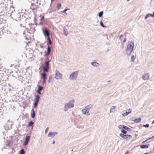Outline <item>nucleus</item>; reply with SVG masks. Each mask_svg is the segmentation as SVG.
<instances>
[{"instance_id":"nucleus-1","label":"nucleus","mask_w":154,"mask_h":154,"mask_svg":"<svg viewBox=\"0 0 154 154\" xmlns=\"http://www.w3.org/2000/svg\"><path fill=\"white\" fill-rule=\"evenodd\" d=\"M49 61H45V64L42 65V66L43 67V70L44 72H46L48 73L49 72Z\"/></svg>"},{"instance_id":"nucleus-2","label":"nucleus","mask_w":154,"mask_h":154,"mask_svg":"<svg viewBox=\"0 0 154 154\" xmlns=\"http://www.w3.org/2000/svg\"><path fill=\"white\" fill-rule=\"evenodd\" d=\"M78 74V71H75L71 74L69 77V79L72 80L76 79Z\"/></svg>"},{"instance_id":"nucleus-3","label":"nucleus","mask_w":154,"mask_h":154,"mask_svg":"<svg viewBox=\"0 0 154 154\" xmlns=\"http://www.w3.org/2000/svg\"><path fill=\"white\" fill-rule=\"evenodd\" d=\"M43 34L45 37H49L50 35V33L49 32V29L47 27H45L44 28L42 29Z\"/></svg>"},{"instance_id":"nucleus-4","label":"nucleus","mask_w":154,"mask_h":154,"mask_svg":"<svg viewBox=\"0 0 154 154\" xmlns=\"http://www.w3.org/2000/svg\"><path fill=\"white\" fill-rule=\"evenodd\" d=\"M26 14H23V13H21L20 14V17H19V20L20 21H25L26 23L28 20H29L28 18H26Z\"/></svg>"},{"instance_id":"nucleus-5","label":"nucleus","mask_w":154,"mask_h":154,"mask_svg":"<svg viewBox=\"0 0 154 154\" xmlns=\"http://www.w3.org/2000/svg\"><path fill=\"white\" fill-rule=\"evenodd\" d=\"M54 77L56 79H62V75L59 71L56 70Z\"/></svg>"},{"instance_id":"nucleus-6","label":"nucleus","mask_w":154,"mask_h":154,"mask_svg":"<svg viewBox=\"0 0 154 154\" xmlns=\"http://www.w3.org/2000/svg\"><path fill=\"white\" fill-rule=\"evenodd\" d=\"M119 136L124 139L126 140L129 139L130 138H131L132 136L130 135L124 134H120Z\"/></svg>"},{"instance_id":"nucleus-7","label":"nucleus","mask_w":154,"mask_h":154,"mask_svg":"<svg viewBox=\"0 0 154 154\" xmlns=\"http://www.w3.org/2000/svg\"><path fill=\"white\" fill-rule=\"evenodd\" d=\"M74 100H70L68 103H66L65 104H67L68 106L69 107V109H70L74 107Z\"/></svg>"},{"instance_id":"nucleus-8","label":"nucleus","mask_w":154,"mask_h":154,"mask_svg":"<svg viewBox=\"0 0 154 154\" xmlns=\"http://www.w3.org/2000/svg\"><path fill=\"white\" fill-rule=\"evenodd\" d=\"M37 87L38 89L37 91V92L38 94L41 95L42 94L41 92L43 90V87L38 85V84L37 85Z\"/></svg>"},{"instance_id":"nucleus-9","label":"nucleus","mask_w":154,"mask_h":154,"mask_svg":"<svg viewBox=\"0 0 154 154\" xmlns=\"http://www.w3.org/2000/svg\"><path fill=\"white\" fill-rule=\"evenodd\" d=\"M131 111L132 110L131 109H128L126 110V111L125 112H125V111H123L122 115L123 116H125L131 113Z\"/></svg>"},{"instance_id":"nucleus-10","label":"nucleus","mask_w":154,"mask_h":154,"mask_svg":"<svg viewBox=\"0 0 154 154\" xmlns=\"http://www.w3.org/2000/svg\"><path fill=\"white\" fill-rule=\"evenodd\" d=\"M58 134V132H50L48 135V137H53L54 136Z\"/></svg>"},{"instance_id":"nucleus-11","label":"nucleus","mask_w":154,"mask_h":154,"mask_svg":"<svg viewBox=\"0 0 154 154\" xmlns=\"http://www.w3.org/2000/svg\"><path fill=\"white\" fill-rule=\"evenodd\" d=\"M47 40L48 42L47 43H45V44H46V45L47 46V48H51L50 46H48L49 44L51 45L52 44V42L50 37H48Z\"/></svg>"},{"instance_id":"nucleus-12","label":"nucleus","mask_w":154,"mask_h":154,"mask_svg":"<svg viewBox=\"0 0 154 154\" xmlns=\"http://www.w3.org/2000/svg\"><path fill=\"white\" fill-rule=\"evenodd\" d=\"M134 48V44L133 42H129L128 45L127 46V48Z\"/></svg>"},{"instance_id":"nucleus-13","label":"nucleus","mask_w":154,"mask_h":154,"mask_svg":"<svg viewBox=\"0 0 154 154\" xmlns=\"http://www.w3.org/2000/svg\"><path fill=\"white\" fill-rule=\"evenodd\" d=\"M149 75L148 73H146L143 75V79L144 80H147L149 79Z\"/></svg>"},{"instance_id":"nucleus-14","label":"nucleus","mask_w":154,"mask_h":154,"mask_svg":"<svg viewBox=\"0 0 154 154\" xmlns=\"http://www.w3.org/2000/svg\"><path fill=\"white\" fill-rule=\"evenodd\" d=\"M82 111L83 114L86 115L88 116L90 115L89 111L85 108L83 109Z\"/></svg>"},{"instance_id":"nucleus-15","label":"nucleus","mask_w":154,"mask_h":154,"mask_svg":"<svg viewBox=\"0 0 154 154\" xmlns=\"http://www.w3.org/2000/svg\"><path fill=\"white\" fill-rule=\"evenodd\" d=\"M46 72H44L43 71L42 73L40 74L41 78L42 80L47 79V76L46 74Z\"/></svg>"},{"instance_id":"nucleus-16","label":"nucleus","mask_w":154,"mask_h":154,"mask_svg":"<svg viewBox=\"0 0 154 154\" xmlns=\"http://www.w3.org/2000/svg\"><path fill=\"white\" fill-rule=\"evenodd\" d=\"M134 49H126L125 52L126 54L130 55L134 50Z\"/></svg>"},{"instance_id":"nucleus-17","label":"nucleus","mask_w":154,"mask_h":154,"mask_svg":"<svg viewBox=\"0 0 154 154\" xmlns=\"http://www.w3.org/2000/svg\"><path fill=\"white\" fill-rule=\"evenodd\" d=\"M63 34L65 36H67L68 34V32L67 31V30L66 29V26H65L63 28Z\"/></svg>"},{"instance_id":"nucleus-18","label":"nucleus","mask_w":154,"mask_h":154,"mask_svg":"<svg viewBox=\"0 0 154 154\" xmlns=\"http://www.w3.org/2000/svg\"><path fill=\"white\" fill-rule=\"evenodd\" d=\"M35 98L34 102L38 103L40 99V97L39 95H35Z\"/></svg>"},{"instance_id":"nucleus-19","label":"nucleus","mask_w":154,"mask_h":154,"mask_svg":"<svg viewBox=\"0 0 154 154\" xmlns=\"http://www.w3.org/2000/svg\"><path fill=\"white\" fill-rule=\"evenodd\" d=\"M35 116V110L34 109H32V112L31 113V117L32 119H34Z\"/></svg>"},{"instance_id":"nucleus-20","label":"nucleus","mask_w":154,"mask_h":154,"mask_svg":"<svg viewBox=\"0 0 154 154\" xmlns=\"http://www.w3.org/2000/svg\"><path fill=\"white\" fill-rule=\"evenodd\" d=\"M34 124V123L32 121H29L28 123V124L27 125V127H30L32 126V127L33 126V125Z\"/></svg>"},{"instance_id":"nucleus-21","label":"nucleus","mask_w":154,"mask_h":154,"mask_svg":"<svg viewBox=\"0 0 154 154\" xmlns=\"http://www.w3.org/2000/svg\"><path fill=\"white\" fill-rule=\"evenodd\" d=\"M91 64L94 66L98 67L100 64L99 63L96 62H93L91 63Z\"/></svg>"},{"instance_id":"nucleus-22","label":"nucleus","mask_w":154,"mask_h":154,"mask_svg":"<svg viewBox=\"0 0 154 154\" xmlns=\"http://www.w3.org/2000/svg\"><path fill=\"white\" fill-rule=\"evenodd\" d=\"M149 144H147L146 145H143L140 146V147L142 149L148 148H149Z\"/></svg>"},{"instance_id":"nucleus-23","label":"nucleus","mask_w":154,"mask_h":154,"mask_svg":"<svg viewBox=\"0 0 154 154\" xmlns=\"http://www.w3.org/2000/svg\"><path fill=\"white\" fill-rule=\"evenodd\" d=\"M51 49H47V51L45 53V54L44 55L45 57L47 56L48 55H49L50 53Z\"/></svg>"},{"instance_id":"nucleus-24","label":"nucleus","mask_w":154,"mask_h":154,"mask_svg":"<svg viewBox=\"0 0 154 154\" xmlns=\"http://www.w3.org/2000/svg\"><path fill=\"white\" fill-rule=\"evenodd\" d=\"M93 107V105L91 104H90L87 106L85 108L86 109H87L89 111L90 109L91 108Z\"/></svg>"},{"instance_id":"nucleus-25","label":"nucleus","mask_w":154,"mask_h":154,"mask_svg":"<svg viewBox=\"0 0 154 154\" xmlns=\"http://www.w3.org/2000/svg\"><path fill=\"white\" fill-rule=\"evenodd\" d=\"M141 120V119L140 118H139L138 119H136L134 120H133V121L136 123H139L140 122Z\"/></svg>"},{"instance_id":"nucleus-26","label":"nucleus","mask_w":154,"mask_h":154,"mask_svg":"<svg viewBox=\"0 0 154 154\" xmlns=\"http://www.w3.org/2000/svg\"><path fill=\"white\" fill-rule=\"evenodd\" d=\"M123 127H123L124 128V129L125 130H127L129 131H131V129L130 128L128 127L127 126L125 125V126H123Z\"/></svg>"},{"instance_id":"nucleus-27","label":"nucleus","mask_w":154,"mask_h":154,"mask_svg":"<svg viewBox=\"0 0 154 154\" xmlns=\"http://www.w3.org/2000/svg\"><path fill=\"white\" fill-rule=\"evenodd\" d=\"M30 139V136H26L25 138V141L29 142V141Z\"/></svg>"},{"instance_id":"nucleus-28","label":"nucleus","mask_w":154,"mask_h":154,"mask_svg":"<svg viewBox=\"0 0 154 154\" xmlns=\"http://www.w3.org/2000/svg\"><path fill=\"white\" fill-rule=\"evenodd\" d=\"M68 109H69V107L68 106L67 104H65L64 110L65 111H66Z\"/></svg>"},{"instance_id":"nucleus-29","label":"nucleus","mask_w":154,"mask_h":154,"mask_svg":"<svg viewBox=\"0 0 154 154\" xmlns=\"http://www.w3.org/2000/svg\"><path fill=\"white\" fill-rule=\"evenodd\" d=\"M31 6L33 8V10H34L35 9L37 8V6L35 5L33 3H32Z\"/></svg>"},{"instance_id":"nucleus-30","label":"nucleus","mask_w":154,"mask_h":154,"mask_svg":"<svg viewBox=\"0 0 154 154\" xmlns=\"http://www.w3.org/2000/svg\"><path fill=\"white\" fill-rule=\"evenodd\" d=\"M48 82L49 83L53 82V81L52 79V77L51 75H50L49 76V80H48Z\"/></svg>"},{"instance_id":"nucleus-31","label":"nucleus","mask_w":154,"mask_h":154,"mask_svg":"<svg viewBox=\"0 0 154 154\" xmlns=\"http://www.w3.org/2000/svg\"><path fill=\"white\" fill-rule=\"evenodd\" d=\"M147 16L148 17H152L154 18V12H153V14L149 13V14H147Z\"/></svg>"},{"instance_id":"nucleus-32","label":"nucleus","mask_w":154,"mask_h":154,"mask_svg":"<svg viewBox=\"0 0 154 154\" xmlns=\"http://www.w3.org/2000/svg\"><path fill=\"white\" fill-rule=\"evenodd\" d=\"M25 152L23 149H22L20 151V154H25Z\"/></svg>"},{"instance_id":"nucleus-33","label":"nucleus","mask_w":154,"mask_h":154,"mask_svg":"<svg viewBox=\"0 0 154 154\" xmlns=\"http://www.w3.org/2000/svg\"><path fill=\"white\" fill-rule=\"evenodd\" d=\"M103 14V11H101L98 13V15L99 16V17H101L102 16Z\"/></svg>"},{"instance_id":"nucleus-34","label":"nucleus","mask_w":154,"mask_h":154,"mask_svg":"<svg viewBox=\"0 0 154 154\" xmlns=\"http://www.w3.org/2000/svg\"><path fill=\"white\" fill-rule=\"evenodd\" d=\"M61 4L60 2L58 3L57 6V10H59L60 7L61 6Z\"/></svg>"},{"instance_id":"nucleus-35","label":"nucleus","mask_w":154,"mask_h":154,"mask_svg":"<svg viewBox=\"0 0 154 154\" xmlns=\"http://www.w3.org/2000/svg\"><path fill=\"white\" fill-rule=\"evenodd\" d=\"M135 59V57L134 55L132 56L130 60L131 62H133Z\"/></svg>"},{"instance_id":"nucleus-36","label":"nucleus","mask_w":154,"mask_h":154,"mask_svg":"<svg viewBox=\"0 0 154 154\" xmlns=\"http://www.w3.org/2000/svg\"><path fill=\"white\" fill-rule=\"evenodd\" d=\"M121 132L122 133V134H126L127 132V131L124 129L122 130H121Z\"/></svg>"},{"instance_id":"nucleus-37","label":"nucleus","mask_w":154,"mask_h":154,"mask_svg":"<svg viewBox=\"0 0 154 154\" xmlns=\"http://www.w3.org/2000/svg\"><path fill=\"white\" fill-rule=\"evenodd\" d=\"M123 126H125V125H119L118 126V128L119 129H121L122 130V129H124V127H124Z\"/></svg>"},{"instance_id":"nucleus-38","label":"nucleus","mask_w":154,"mask_h":154,"mask_svg":"<svg viewBox=\"0 0 154 154\" xmlns=\"http://www.w3.org/2000/svg\"><path fill=\"white\" fill-rule=\"evenodd\" d=\"M100 25L102 27L104 28L106 27V26L104 25L102 21H101L100 22Z\"/></svg>"},{"instance_id":"nucleus-39","label":"nucleus","mask_w":154,"mask_h":154,"mask_svg":"<svg viewBox=\"0 0 154 154\" xmlns=\"http://www.w3.org/2000/svg\"><path fill=\"white\" fill-rule=\"evenodd\" d=\"M38 103L35 102H34L33 104H34V106L35 108H36L38 106Z\"/></svg>"},{"instance_id":"nucleus-40","label":"nucleus","mask_w":154,"mask_h":154,"mask_svg":"<svg viewBox=\"0 0 154 154\" xmlns=\"http://www.w3.org/2000/svg\"><path fill=\"white\" fill-rule=\"evenodd\" d=\"M115 108V106H112L110 109V112L111 113V112H112V110L114 109Z\"/></svg>"},{"instance_id":"nucleus-41","label":"nucleus","mask_w":154,"mask_h":154,"mask_svg":"<svg viewBox=\"0 0 154 154\" xmlns=\"http://www.w3.org/2000/svg\"><path fill=\"white\" fill-rule=\"evenodd\" d=\"M143 126L145 128H147L149 127V125L148 124H147L146 125H143Z\"/></svg>"},{"instance_id":"nucleus-42","label":"nucleus","mask_w":154,"mask_h":154,"mask_svg":"<svg viewBox=\"0 0 154 154\" xmlns=\"http://www.w3.org/2000/svg\"><path fill=\"white\" fill-rule=\"evenodd\" d=\"M28 143L29 142H27V141H24V142H23V145L24 146H26V145H27Z\"/></svg>"},{"instance_id":"nucleus-43","label":"nucleus","mask_w":154,"mask_h":154,"mask_svg":"<svg viewBox=\"0 0 154 154\" xmlns=\"http://www.w3.org/2000/svg\"><path fill=\"white\" fill-rule=\"evenodd\" d=\"M48 129H49V128H47L45 130V134H46L47 132H48Z\"/></svg>"},{"instance_id":"nucleus-44","label":"nucleus","mask_w":154,"mask_h":154,"mask_svg":"<svg viewBox=\"0 0 154 154\" xmlns=\"http://www.w3.org/2000/svg\"><path fill=\"white\" fill-rule=\"evenodd\" d=\"M67 10V9H65L64 10L61 11V12L63 13H65L66 11Z\"/></svg>"},{"instance_id":"nucleus-45","label":"nucleus","mask_w":154,"mask_h":154,"mask_svg":"<svg viewBox=\"0 0 154 154\" xmlns=\"http://www.w3.org/2000/svg\"><path fill=\"white\" fill-rule=\"evenodd\" d=\"M44 16H43L41 18L40 20L41 21H42V20H44Z\"/></svg>"},{"instance_id":"nucleus-46","label":"nucleus","mask_w":154,"mask_h":154,"mask_svg":"<svg viewBox=\"0 0 154 154\" xmlns=\"http://www.w3.org/2000/svg\"><path fill=\"white\" fill-rule=\"evenodd\" d=\"M43 24V23L42 21H41L40 23H39V25H42Z\"/></svg>"},{"instance_id":"nucleus-47","label":"nucleus","mask_w":154,"mask_h":154,"mask_svg":"<svg viewBox=\"0 0 154 154\" xmlns=\"http://www.w3.org/2000/svg\"><path fill=\"white\" fill-rule=\"evenodd\" d=\"M46 79H45L44 80H43V83L44 84H45V83L46 82Z\"/></svg>"},{"instance_id":"nucleus-48","label":"nucleus","mask_w":154,"mask_h":154,"mask_svg":"<svg viewBox=\"0 0 154 154\" xmlns=\"http://www.w3.org/2000/svg\"><path fill=\"white\" fill-rule=\"evenodd\" d=\"M148 17L147 16L146 14V15L145 16V17H144L145 19V20L146 19L148 18Z\"/></svg>"},{"instance_id":"nucleus-49","label":"nucleus","mask_w":154,"mask_h":154,"mask_svg":"<svg viewBox=\"0 0 154 154\" xmlns=\"http://www.w3.org/2000/svg\"><path fill=\"white\" fill-rule=\"evenodd\" d=\"M129 152V151H126L125 152V154H128Z\"/></svg>"},{"instance_id":"nucleus-50","label":"nucleus","mask_w":154,"mask_h":154,"mask_svg":"<svg viewBox=\"0 0 154 154\" xmlns=\"http://www.w3.org/2000/svg\"><path fill=\"white\" fill-rule=\"evenodd\" d=\"M126 38H125V39H124L123 40V42L124 43L125 42H126Z\"/></svg>"},{"instance_id":"nucleus-51","label":"nucleus","mask_w":154,"mask_h":154,"mask_svg":"<svg viewBox=\"0 0 154 154\" xmlns=\"http://www.w3.org/2000/svg\"><path fill=\"white\" fill-rule=\"evenodd\" d=\"M36 21V18H35L34 20V21L35 23Z\"/></svg>"},{"instance_id":"nucleus-52","label":"nucleus","mask_w":154,"mask_h":154,"mask_svg":"<svg viewBox=\"0 0 154 154\" xmlns=\"http://www.w3.org/2000/svg\"><path fill=\"white\" fill-rule=\"evenodd\" d=\"M148 140V139H147V140H146L143 141V143H144L145 142H146L147 140Z\"/></svg>"},{"instance_id":"nucleus-53","label":"nucleus","mask_w":154,"mask_h":154,"mask_svg":"<svg viewBox=\"0 0 154 154\" xmlns=\"http://www.w3.org/2000/svg\"><path fill=\"white\" fill-rule=\"evenodd\" d=\"M152 138H154L152 136V137H150V138H149L148 139V140H149V139H152Z\"/></svg>"},{"instance_id":"nucleus-54","label":"nucleus","mask_w":154,"mask_h":154,"mask_svg":"<svg viewBox=\"0 0 154 154\" xmlns=\"http://www.w3.org/2000/svg\"><path fill=\"white\" fill-rule=\"evenodd\" d=\"M35 31V30L34 29H32V31L34 32Z\"/></svg>"},{"instance_id":"nucleus-55","label":"nucleus","mask_w":154,"mask_h":154,"mask_svg":"<svg viewBox=\"0 0 154 154\" xmlns=\"http://www.w3.org/2000/svg\"><path fill=\"white\" fill-rule=\"evenodd\" d=\"M27 29V30H29V31H32V29H30V30H29V29L28 28H27V29Z\"/></svg>"},{"instance_id":"nucleus-56","label":"nucleus","mask_w":154,"mask_h":154,"mask_svg":"<svg viewBox=\"0 0 154 154\" xmlns=\"http://www.w3.org/2000/svg\"><path fill=\"white\" fill-rule=\"evenodd\" d=\"M54 11H55V10H52L51 11H50V12L51 13V12H54Z\"/></svg>"},{"instance_id":"nucleus-57","label":"nucleus","mask_w":154,"mask_h":154,"mask_svg":"<svg viewBox=\"0 0 154 154\" xmlns=\"http://www.w3.org/2000/svg\"><path fill=\"white\" fill-rule=\"evenodd\" d=\"M41 111H39V114L41 115Z\"/></svg>"},{"instance_id":"nucleus-58","label":"nucleus","mask_w":154,"mask_h":154,"mask_svg":"<svg viewBox=\"0 0 154 154\" xmlns=\"http://www.w3.org/2000/svg\"><path fill=\"white\" fill-rule=\"evenodd\" d=\"M55 143V142L54 140H53L52 142L53 144H54Z\"/></svg>"},{"instance_id":"nucleus-59","label":"nucleus","mask_w":154,"mask_h":154,"mask_svg":"<svg viewBox=\"0 0 154 154\" xmlns=\"http://www.w3.org/2000/svg\"><path fill=\"white\" fill-rule=\"evenodd\" d=\"M122 35H121L119 37V38L120 39L122 37Z\"/></svg>"},{"instance_id":"nucleus-60","label":"nucleus","mask_w":154,"mask_h":154,"mask_svg":"<svg viewBox=\"0 0 154 154\" xmlns=\"http://www.w3.org/2000/svg\"><path fill=\"white\" fill-rule=\"evenodd\" d=\"M40 46L41 47V48H43V47L41 45H40Z\"/></svg>"},{"instance_id":"nucleus-61","label":"nucleus","mask_w":154,"mask_h":154,"mask_svg":"<svg viewBox=\"0 0 154 154\" xmlns=\"http://www.w3.org/2000/svg\"><path fill=\"white\" fill-rule=\"evenodd\" d=\"M55 1V0H51V2H53L54 1Z\"/></svg>"},{"instance_id":"nucleus-62","label":"nucleus","mask_w":154,"mask_h":154,"mask_svg":"<svg viewBox=\"0 0 154 154\" xmlns=\"http://www.w3.org/2000/svg\"><path fill=\"white\" fill-rule=\"evenodd\" d=\"M109 51V50L108 49L107 50V51H106V52H107V51Z\"/></svg>"},{"instance_id":"nucleus-63","label":"nucleus","mask_w":154,"mask_h":154,"mask_svg":"<svg viewBox=\"0 0 154 154\" xmlns=\"http://www.w3.org/2000/svg\"><path fill=\"white\" fill-rule=\"evenodd\" d=\"M154 123V120H153L152 122V123Z\"/></svg>"},{"instance_id":"nucleus-64","label":"nucleus","mask_w":154,"mask_h":154,"mask_svg":"<svg viewBox=\"0 0 154 154\" xmlns=\"http://www.w3.org/2000/svg\"><path fill=\"white\" fill-rule=\"evenodd\" d=\"M110 81H107V82H109Z\"/></svg>"}]
</instances>
